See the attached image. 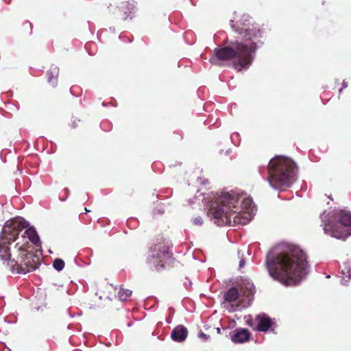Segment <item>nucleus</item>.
Masks as SVG:
<instances>
[{
  "mask_svg": "<svg viewBox=\"0 0 351 351\" xmlns=\"http://www.w3.org/2000/svg\"><path fill=\"white\" fill-rule=\"evenodd\" d=\"M29 223L23 218H14L7 221L3 228L0 237V258L8 261L13 271L17 273L31 272L38 267L40 264V257L28 250L30 247L27 241L17 242L14 245L12 256L10 252L9 245L12 241L19 239V233L27 228Z\"/></svg>",
  "mask_w": 351,
  "mask_h": 351,
  "instance_id": "obj_1",
  "label": "nucleus"
},
{
  "mask_svg": "<svg viewBox=\"0 0 351 351\" xmlns=\"http://www.w3.org/2000/svg\"><path fill=\"white\" fill-rule=\"evenodd\" d=\"M231 27L243 40L251 43L247 44L236 40L230 42L228 46L215 48L209 62L219 66V61L232 60L234 69L239 71L247 69L253 62L257 49L256 41L262 37V30L255 23H243L236 25L233 21H231Z\"/></svg>",
  "mask_w": 351,
  "mask_h": 351,
  "instance_id": "obj_2",
  "label": "nucleus"
},
{
  "mask_svg": "<svg viewBox=\"0 0 351 351\" xmlns=\"http://www.w3.org/2000/svg\"><path fill=\"white\" fill-rule=\"evenodd\" d=\"M265 262L270 276L286 286L295 285L306 274L307 256L293 245L278 247L267 254Z\"/></svg>",
  "mask_w": 351,
  "mask_h": 351,
  "instance_id": "obj_3",
  "label": "nucleus"
},
{
  "mask_svg": "<svg viewBox=\"0 0 351 351\" xmlns=\"http://www.w3.org/2000/svg\"><path fill=\"white\" fill-rule=\"evenodd\" d=\"M239 199V195L233 191L221 193L211 204L208 215L215 219V223L218 226L229 224L232 219L234 224L247 223L251 220V215L249 213L238 210L237 204Z\"/></svg>",
  "mask_w": 351,
  "mask_h": 351,
  "instance_id": "obj_4",
  "label": "nucleus"
},
{
  "mask_svg": "<svg viewBox=\"0 0 351 351\" xmlns=\"http://www.w3.org/2000/svg\"><path fill=\"white\" fill-rule=\"evenodd\" d=\"M268 182L276 189L289 187L295 180V163L289 158L278 156L270 160L268 167Z\"/></svg>",
  "mask_w": 351,
  "mask_h": 351,
  "instance_id": "obj_5",
  "label": "nucleus"
},
{
  "mask_svg": "<svg viewBox=\"0 0 351 351\" xmlns=\"http://www.w3.org/2000/svg\"><path fill=\"white\" fill-rule=\"evenodd\" d=\"M174 262L169 243L162 237H158L146 258L149 269L159 272L172 267Z\"/></svg>",
  "mask_w": 351,
  "mask_h": 351,
  "instance_id": "obj_6",
  "label": "nucleus"
},
{
  "mask_svg": "<svg viewBox=\"0 0 351 351\" xmlns=\"http://www.w3.org/2000/svg\"><path fill=\"white\" fill-rule=\"evenodd\" d=\"M339 221L330 222L324 226V232L339 239H345L351 234V213L345 210L338 213Z\"/></svg>",
  "mask_w": 351,
  "mask_h": 351,
  "instance_id": "obj_7",
  "label": "nucleus"
},
{
  "mask_svg": "<svg viewBox=\"0 0 351 351\" xmlns=\"http://www.w3.org/2000/svg\"><path fill=\"white\" fill-rule=\"evenodd\" d=\"M19 239H17V242H23V241H27L28 243L31 242L32 244L35 245L36 247L40 246V241L39 237L34 228H29L25 230L23 233L21 234V237H19Z\"/></svg>",
  "mask_w": 351,
  "mask_h": 351,
  "instance_id": "obj_8",
  "label": "nucleus"
},
{
  "mask_svg": "<svg viewBox=\"0 0 351 351\" xmlns=\"http://www.w3.org/2000/svg\"><path fill=\"white\" fill-rule=\"evenodd\" d=\"M255 321L258 322V324L254 329L258 331L267 332L272 326L271 319L265 314L256 315Z\"/></svg>",
  "mask_w": 351,
  "mask_h": 351,
  "instance_id": "obj_9",
  "label": "nucleus"
},
{
  "mask_svg": "<svg viewBox=\"0 0 351 351\" xmlns=\"http://www.w3.org/2000/svg\"><path fill=\"white\" fill-rule=\"evenodd\" d=\"M136 2L134 0H129L121 3L118 10L123 13L121 18L124 20L127 19L130 15L135 11Z\"/></svg>",
  "mask_w": 351,
  "mask_h": 351,
  "instance_id": "obj_10",
  "label": "nucleus"
},
{
  "mask_svg": "<svg viewBox=\"0 0 351 351\" xmlns=\"http://www.w3.org/2000/svg\"><path fill=\"white\" fill-rule=\"evenodd\" d=\"M251 333L246 328L236 329L233 331L231 339L234 343H244L248 341Z\"/></svg>",
  "mask_w": 351,
  "mask_h": 351,
  "instance_id": "obj_11",
  "label": "nucleus"
},
{
  "mask_svg": "<svg viewBox=\"0 0 351 351\" xmlns=\"http://www.w3.org/2000/svg\"><path fill=\"white\" fill-rule=\"evenodd\" d=\"M187 335V328L183 325H178L172 330L171 337L175 341L182 342L186 339Z\"/></svg>",
  "mask_w": 351,
  "mask_h": 351,
  "instance_id": "obj_12",
  "label": "nucleus"
},
{
  "mask_svg": "<svg viewBox=\"0 0 351 351\" xmlns=\"http://www.w3.org/2000/svg\"><path fill=\"white\" fill-rule=\"evenodd\" d=\"M59 73V68L54 65H52L47 71L46 75L47 77V81L52 87H56L58 85Z\"/></svg>",
  "mask_w": 351,
  "mask_h": 351,
  "instance_id": "obj_13",
  "label": "nucleus"
},
{
  "mask_svg": "<svg viewBox=\"0 0 351 351\" xmlns=\"http://www.w3.org/2000/svg\"><path fill=\"white\" fill-rule=\"evenodd\" d=\"M225 300L228 302H235L239 298V292L235 287H231L224 295Z\"/></svg>",
  "mask_w": 351,
  "mask_h": 351,
  "instance_id": "obj_14",
  "label": "nucleus"
},
{
  "mask_svg": "<svg viewBox=\"0 0 351 351\" xmlns=\"http://www.w3.org/2000/svg\"><path fill=\"white\" fill-rule=\"evenodd\" d=\"M132 291L121 287L118 292V297L120 300L125 301L132 295Z\"/></svg>",
  "mask_w": 351,
  "mask_h": 351,
  "instance_id": "obj_15",
  "label": "nucleus"
},
{
  "mask_svg": "<svg viewBox=\"0 0 351 351\" xmlns=\"http://www.w3.org/2000/svg\"><path fill=\"white\" fill-rule=\"evenodd\" d=\"M64 265L65 264L64 261L60 258H56L53 262V267L58 271H62L64 269Z\"/></svg>",
  "mask_w": 351,
  "mask_h": 351,
  "instance_id": "obj_16",
  "label": "nucleus"
},
{
  "mask_svg": "<svg viewBox=\"0 0 351 351\" xmlns=\"http://www.w3.org/2000/svg\"><path fill=\"white\" fill-rule=\"evenodd\" d=\"M253 201L250 197L243 198L241 202V206L243 208L250 209L252 207Z\"/></svg>",
  "mask_w": 351,
  "mask_h": 351,
  "instance_id": "obj_17",
  "label": "nucleus"
},
{
  "mask_svg": "<svg viewBox=\"0 0 351 351\" xmlns=\"http://www.w3.org/2000/svg\"><path fill=\"white\" fill-rule=\"evenodd\" d=\"M193 223L195 226H202L203 224V219L201 217H197L193 219Z\"/></svg>",
  "mask_w": 351,
  "mask_h": 351,
  "instance_id": "obj_18",
  "label": "nucleus"
},
{
  "mask_svg": "<svg viewBox=\"0 0 351 351\" xmlns=\"http://www.w3.org/2000/svg\"><path fill=\"white\" fill-rule=\"evenodd\" d=\"M245 264V261L243 259H241L239 262V267L241 268L243 267Z\"/></svg>",
  "mask_w": 351,
  "mask_h": 351,
  "instance_id": "obj_19",
  "label": "nucleus"
},
{
  "mask_svg": "<svg viewBox=\"0 0 351 351\" xmlns=\"http://www.w3.org/2000/svg\"><path fill=\"white\" fill-rule=\"evenodd\" d=\"M250 285V287H247V289H248L249 291V293H247V295H249L250 294H252V287H253L252 285Z\"/></svg>",
  "mask_w": 351,
  "mask_h": 351,
  "instance_id": "obj_20",
  "label": "nucleus"
},
{
  "mask_svg": "<svg viewBox=\"0 0 351 351\" xmlns=\"http://www.w3.org/2000/svg\"><path fill=\"white\" fill-rule=\"evenodd\" d=\"M72 125L73 128H75L77 126L75 120H73V121L72 122Z\"/></svg>",
  "mask_w": 351,
  "mask_h": 351,
  "instance_id": "obj_21",
  "label": "nucleus"
},
{
  "mask_svg": "<svg viewBox=\"0 0 351 351\" xmlns=\"http://www.w3.org/2000/svg\"><path fill=\"white\" fill-rule=\"evenodd\" d=\"M200 337H204V338H206V334H204V333H203V332H202V333L200 334Z\"/></svg>",
  "mask_w": 351,
  "mask_h": 351,
  "instance_id": "obj_22",
  "label": "nucleus"
},
{
  "mask_svg": "<svg viewBox=\"0 0 351 351\" xmlns=\"http://www.w3.org/2000/svg\"><path fill=\"white\" fill-rule=\"evenodd\" d=\"M85 211H86V213H88L90 210H88L86 208H85Z\"/></svg>",
  "mask_w": 351,
  "mask_h": 351,
  "instance_id": "obj_23",
  "label": "nucleus"
},
{
  "mask_svg": "<svg viewBox=\"0 0 351 351\" xmlns=\"http://www.w3.org/2000/svg\"><path fill=\"white\" fill-rule=\"evenodd\" d=\"M248 324H250V326L253 327V325L252 324H250V322H248Z\"/></svg>",
  "mask_w": 351,
  "mask_h": 351,
  "instance_id": "obj_24",
  "label": "nucleus"
}]
</instances>
